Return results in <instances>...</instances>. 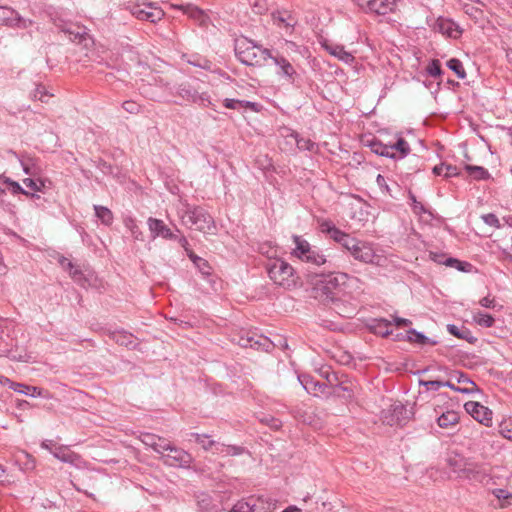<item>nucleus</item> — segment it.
Masks as SVG:
<instances>
[{"mask_svg": "<svg viewBox=\"0 0 512 512\" xmlns=\"http://www.w3.org/2000/svg\"><path fill=\"white\" fill-rule=\"evenodd\" d=\"M350 279L347 273L334 272L326 275L321 281V284L316 287L317 297L324 302H331L334 305V310L345 318H351L355 314V308L340 307V293L343 287Z\"/></svg>", "mask_w": 512, "mask_h": 512, "instance_id": "nucleus-1", "label": "nucleus"}, {"mask_svg": "<svg viewBox=\"0 0 512 512\" xmlns=\"http://www.w3.org/2000/svg\"><path fill=\"white\" fill-rule=\"evenodd\" d=\"M301 383L308 393H313L314 395H317V391L323 392L325 388V384L314 382L313 380H307L305 383L301 381Z\"/></svg>", "mask_w": 512, "mask_h": 512, "instance_id": "nucleus-47", "label": "nucleus"}, {"mask_svg": "<svg viewBox=\"0 0 512 512\" xmlns=\"http://www.w3.org/2000/svg\"><path fill=\"white\" fill-rule=\"evenodd\" d=\"M195 266L203 275L209 276L211 274L212 268L207 260L201 258L200 260H198V263Z\"/></svg>", "mask_w": 512, "mask_h": 512, "instance_id": "nucleus-60", "label": "nucleus"}, {"mask_svg": "<svg viewBox=\"0 0 512 512\" xmlns=\"http://www.w3.org/2000/svg\"><path fill=\"white\" fill-rule=\"evenodd\" d=\"M269 58L273 60L276 66H278V75L284 78L287 82L291 84L294 83L298 74L293 65L285 57L279 54H271V57Z\"/></svg>", "mask_w": 512, "mask_h": 512, "instance_id": "nucleus-13", "label": "nucleus"}, {"mask_svg": "<svg viewBox=\"0 0 512 512\" xmlns=\"http://www.w3.org/2000/svg\"><path fill=\"white\" fill-rule=\"evenodd\" d=\"M22 166L26 174L30 176H36L38 174L39 168L35 165L32 159L22 162Z\"/></svg>", "mask_w": 512, "mask_h": 512, "instance_id": "nucleus-54", "label": "nucleus"}, {"mask_svg": "<svg viewBox=\"0 0 512 512\" xmlns=\"http://www.w3.org/2000/svg\"><path fill=\"white\" fill-rule=\"evenodd\" d=\"M447 330L451 335H453L459 339H465L470 343H473L475 341V338L470 336V334H471L470 331L465 327L459 328L458 326H456L454 324H449L447 326Z\"/></svg>", "mask_w": 512, "mask_h": 512, "instance_id": "nucleus-33", "label": "nucleus"}, {"mask_svg": "<svg viewBox=\"0 0 512 512\" xmlns=\"http://www.w3.org/2000/svg\"><path fill=\"white\" fill-rule=\"evenodd\" d=\"M409 199L412 202V209L414 213L421 215L427 212L424 205L421 202L417 201L416 196L412 192H409Z\"/></svg>", "mask_w": 512, "mask_h": 512, "instance_id": "nucleus-51", "label": "nucleus"}, {"mask_svg": "<svg viewBox=\"0 0 512 512\" xmlns=\"http://www.w3.org/2000/svg\"><path fill=\"white\" fill-rule=\"evenodd\" d=\"M453 379L454 378H451L449 376V379L447 381H443L444 387H448V388H450L454 391H457L459 393H462V394H471V390L467 389L466 387L456 386L453 382Z\"/></svg>", "mask_w": 512, "mask_h": 512, "instance_id": "nucleus-56", "label": "nucleus"}, {"mask_svg": "<svg viewBox=\"0 0 512 512\" xmlns=\"http://www.w3.org/2000/svg\"><path fill=\"white\" fill-rule=\"evenodd\" d=\"M110 338L118 345L127 348H135L137 346L134 335L126 331H114L110 334Z\"/></svg>", "mask_w": 512, "mask_h": 512, "instance_id": "nucleus-25", "label": "nucleus"}, {"mask_svg": "<svg viewBox=\"0 0 512 512\" xmlns=\"http://www.w3.org/2000/svg\"><path fill=\"white\" fill-rule=\"evenodd\" d=\"M373 333L382 337H387L392 333L391 322L386 319H375L371 325Z\"/></svg>", "mask_w": 512, "mask_h": 512, "instance_id": "nucleus-31", "label": "nucleus"}, {"mask_svg": "<svg viewBox=\"0 0 512 512\" xmlns=\"http://www.w3.org/2000/svg\"><path fill=\"white\" fill-rule=\"evenodd\" d=\"M447 66L451 69L459 79H464L466 77V71L463 67L462 62L457 58H452L447 61Z\"/></svg>", "mask_w": 512, "mask_h": 512, "instance_id": "nucleus-40", "label": "nucleus"}, {"mask_svg": "<svg viewBox=\"0 0 512 512\" xmlns=\"http://www.w3.org/2000/svg\"><path fill=\"white\" fill-rule=\"evenodd\" d=\"M0 383L8 384L9 388H11L12 390L22 393V394H25V395H30L32 397L41 396V389L38 387H35V386H29V385L13 382L10 379H8L6 377H1V376H0Z\"/></svg>", "mask_w": 512, "mask_h": 512, "instance_id": "nucleus-20", "label": "nucleus"}, {"mask_svg": "<svg viewBox=\"0 0 512 512\" xmlns=\"http://www.w3.org/2000/svg\"><path fill=\"white\" fill-rule=\"evenodd\" d=\"M157 439H158V435H155L152 433H144L140 437L141 442L144 445L151 447L152 449L156 445Z\"/></svg>", "mask_w": 512, "mask_h": 512, "instance_id": "nucleus-55", "label": "nucleus"}, {"mask_svg": "<svg viewBox=\"0 0 512 512\" xmlns=\"http://www.w3.org/2000/svg\"><path fill=\"white\" fill-rule=\"evenodd\" d=\"M36 24L35 20L22 17L13 8L0 6V25L13 29L27 30Z\"/></svg>", "mask_w": 512, "mask_h": 512, "instance_id": "nucleus-7", "label": "nucleus"}, {"mask_svg": "<svg viewBox=\"0 0 512 512\" xmlns=\"http://www.w3.org/2000/svg\"><path fill=\"white\" fill-rule=\"evenodd\" d=\"M46 97H48L47 92L45 91V87L42 85H38L33 93V98L37 99L41 102H46Z\"/></svg>", "mask_w": 512, "mask_h": 512, "instance_id": "nucleus-61", "label": "nucleus"}, {"mask_svg": "<svg viewBox=\"0 0 512 512\" xmlns=\"http://www.w3.org/2000/svg\"><path fill=\"white\" fill-rule=\"evenodd\" d=\"M265 268L269 278L275 285L285 289L297 286L299 277L295 269L283 259L270 260Z\"/></svg>", "mask_w": 512, "mask_h": 512, "instance_id": "nucleus-5", "label": "nucleus"}, {"mask_svg": "<svg viewBox=\"0 0 512 512\" xmlns=\"http://www.w3.org/2000/svg\"><path fill=\"white\" fill-rule=\"evenodd\" d=\"M368 147H370L371 151L379 156H384L392 159H396V154L393 152V147L390 144H383L381 141L377 139H373L368 142Z\"/></svg>", "mask_w": 512, "mask_h": 512, "instance_id": "nucleus-24", "label": "nucleus"}, {"mask_svg": "<svg viewBox=\"0 0 512 512\" xmlns=\"http://www.w3.org/2000/svg\"><path fill=\"white\" fill-rule=\"evenodd\" d=\"M492 414V411L488 407L484 406L483 409L478 410L474 419L486 427H491Z\"/></svg>", "mask_w": 512, "mask_h": 512, "instance_id": "nucleus-36", "label": "nucleus"}, {"mask_svg": "<svg viewBox=\"0 0 512 512\" xmlns=\"http://www.w3.org/2000/svg\"><path fill=\"white\" fill-rule=\"evenodd\" d=\"M479 304L484 308H489V309L497 308V302H496L495 298L494 297L491 298L490 296L483 297L479 301Z\"/></svg>", "mask_w": 512, "mask_h": 512, "instance_id": "nucleus-62", "label": "nucleus"}, {"mask_svg": "<svg viewBox=\"0 0 512 512\" xmlns=\"http://www.w3.org/2000/svg\"><path fill=\"white\" fill-rule=\"evenodd\" d=\"M261 422L267 424L269 427H271L274 430H278L282 427V422L279 419L272 417V416H267V417L262 418Z\"/></svg>", "mask_w": 512, "mask_h": 512, "instance_id": "nucleus-58", "label": "nucleus"}, {"mask_svg": "<svg viewBox=\"0 0 512 512\" xmlns=\"http://www.w3.org/2000/svg\"><path fill=\"white\" fill-rule=\"evenodd\" d=\"M446 461L452 472L457 474V477L460 479L483 483L489 478V474L484 465L460 453H449Z\"/></svg>", "mask_w": 512, "mask_h": 512, "instance_id": "nucleus-2", "label": "nucleus"}, {"mask_svg": "<svg viewBox=\"0 0 512 512\" xmlns=\"http://www.w3.org/2000/svg\"><path fill=\"white\" fill-rule=\"evenodd\" d=\"M122 108L129 114L137 115L141 112V106L133 100L124 101Z\"/></svg>", "mask_w": 512, "mask_h": 512, "instance_id": "nucleus-48", "label": "nucleus"}, {"mask_svg": "<svg viewBox=\"0 0 512 512\" xmlns=\"http://www.w3.org/2000/svg\"><path fill=\"white\" fill-rule=\"evenodd\" d=\"M147 223L153 237L161 236L168 240L177 238V235L162 220L150 217Z\"/></svg>", "mask_w": 512, "mask_h": 512, "instance_id": "nucleus-17", "label": "nucleus"}, {"mask_svg": "<svg viewBox=\"0 0 512 512\" xmlns=\"http://www.w3.org/2000/svg\"><path fill=\"white\" fill-rule=\"evenodd\" d=\"M176 93L181 98L193 103H196V98H198V91L188 83L180 84Z\"/></svg>", "mask_w": 512, "mask_h": 512, "instance_id": "nucleus-32", "label": "nucleus"}, {"mask_svg": "<svg viewBox=\"0 0 512 512\" xmlns=\"http://www.w3.org/2000/svg\"><path fill=\"white\" fill-rule=\"evenodd\" d=\"M240 345L243 347H251L256 349H263L265 351H268L272 347V342L264 336H247L246 338L240 339Z\"/></svg>", "mask_w": 512, "mask_h": 512, "instance_id": "nucleus-19", "label": "nucleus"}, {"mask_svg": "<svg viewBox=\"0 0 512 512\" xmlns=\"http://www.w3.org/2000/svg\"><path fill=\"white\" fill-rule=\"evenodd\" d=\"M251 5L253 11L256 14H263L268 10V4L266 0H255Z\"/></svg>", "mask_w": 512, "mask_h": 512, "instance_id": "nucleus-57", "label": "nucleus"}, {"mask_svg": "<svg viewBox=\"0 0 512 512\" xmlns=\"http://www.w3.org/2000/svg\"><path fill=\"white\" fill-rule=\"evenodd\" d=\"M63 31L68 35L72 42L77 44H81L90 38L85 27L71 25Z\"/></svg>", "mask_w": 512, "mask_h": 512, "instance_id": "nucleus-26", "label": "nucleus"}, {"mask_svg": "<svg viewBox=\"0 0 512 512\" xmlns=\"http://www.w3.org/2000/svg\"><path fill=\"white\" fill-rule=\"evenodd\" d=\"M273 21L274 23L279 26V27H286V28H289V27H293V23H291V16L288 15L286 12L285 13H282V12H278V13H273Z\"/></svg>", "mask_w": 512, "mask_h": 512, "instance_id": "nucleus-43", "label": "nucleus"}, {"mask_svg": "<svg viewBox=\"0 0 512 512\" xmlns=\"http://www.w3.org/2000/svg\"><path fill=\"white\" fill-rule=\"evenodd\" d=\"M223 105L227 109H239V108H248L252 111L257 112L258 111V104L251 101H245V100H237V99H230L226 98L223 101Z\"/></svg>", "mask_w": 512, "mask_h": 512, "instance_id": "nucleus-30", "label": "nucleus"}, {"mask_svg": "<svg viewBox=\"0 0 512 512\" xmlns=\"http://www.w3.org/2000/svg\"><path fill=\"white\" fill-rule=\"evenodd\" d=\"M439 370L443 371L451 378H455L458 384H462V387H466L467 389L471 390V394L479 391L478 386L470 378H468L466 374L459 371H448V368L444 366H440Z\"/></svg>", "mask_w": 512, "mask_h": 512, "instance_id": "nucleus-21", "label": "nucleus"}, {"mask_svg": "<svg viewBox=\"0 0 512 512\" xmlns=\"http://www.w3.org/2000/svg\"><path fill=\"white\" fill-rule=\"evenodd\" d=\"M464 408L474 418L478 410L483 409L484 406L476 401H468L465 403Z\"/></svg>", "mask_w": 512, "mask_h": 512, "instance_id": "nucleus-52", "label": "nucleus"}, {"mask_svg": "<svg viewBox=\"0 0 512 512\" xmlns=\"http://www.w3.org/2000/svg\"><path fill=\"white\" fill-rule=\"evenodd\" d=\"M178 216L181 219V223L187 228L203 233H210L215 229V222L212 216L200 206L184 204L178 210Z\"/></svg>", "mask_w": 512, "mask_h": 512, "instance_id": "nucleus-3", "label": "nucleus"}, {"mask_svg": "<svg viewBox=\"0 0 512 512\" xmlns=\"http://www.w3.org/2000/svg\"><path fill=\"white\" fill-rule=\"evenodd\" d=\"M426 72L431 77H434V78L440 77L443 73V71L441 69L440 61L438 59L432 60L426 67Z\"/></svg>", "mask_w": 512, "mask_h": 512, "instance_id": "nucleus-46", "label": "nucleus"}, {"mask_svg": "<svg viewBox=\"0 0 512 512\" xmlns=\"http://www.w3.org/2000/svg\"><path fill=\"white\" fill-rule=\"evenodd\" d=\"M349 253L355 260L366 264L373 263L376 256L372 245L362 240H359L358 245H355Z\"/></svg>", "mask_w": 512, "mask_h": 512, "instance_id": "nucleus-12", "label": "nucleus"}, {"mask_svg": "<svg viewBox=\"0 0 512 512\" xmlns=\"http://www.w3.org/2000/svg\"><path fill=\"white\" fill-rule=\"evenodd\" d=\"M291 136L295 139L297 148L303 151H313L316 144L308 138H300L297 133H292Z\"/></svg>", "mask_w": 512, "mask_h": 512, "instance_id": "nucleus-41", "label": "nucleus"}, {"mask_svg": "<svg viewBox=\"0 0 512 512\" xmlns=\"http://www.w3.org/2000/svg\"><path fill=\"white\" fill-rule=\"evenodd\" d=\"M171 7L175 8V9L182 10L190 18L198 21L200 25H205V23H206L207 16L205 15V13L201 9H199L198 7H196L192 4H187V5L172 4Z\"/></svg>", "mask_w": 512, "mask_h": 512, "instance_id": "nucleus-23", "label": "nucleus"}, {"mask_svg": "<svg viewBox=\"0 0 512 512\" xmlns=\"http://www.w3.org/2000/svg\"><path fill=\"white\" fill-rule=\"evenodd\" d=\"M333 394L346 400L352 399L354 394L353 384L347 379L341 380L334 386Z\"/></svg>", "mask_w": 512, "mask_h": 512, "instance_id": "nucleus-28", "label": "nucleus"}, {"mask_svg": "<svg viewBox=\"0 0 512 512\" xmlns=\"http://www.w3.org/2000/svg\"><path fill=\"white\" fill-rule=\"evenodd\" d=\"M435 30L449 38H459L463 30L462 28L451 19L440 17L435 23Z\"/></svg>", "mask_w": 512, "mask_h": 512, "instance_id": "nucleus-14", "label": "nucleus"}, {"mask_svg": "<svg viewBox=\"0 0 512 512\" xmlns=\"http://www.w3.org/2000/svg\"><path fill=\"white\" fill-rule=\"evenodd\" d=\"M124 225L127 229L130 230L131 235L135 240H142V232L134 218L126 217L124 219Z\"/></svg>", "mask_w": 512, "mask_h": 512, "instance_id": "nucleus-38", "label": "nucleus"}, {"mask_svg": "<svg viewBox=\"0 0 512 512\" xmlns=\"http://www.w3.org/2000/svg\"><path fill=\"white\" fill-rule=\"evenodd\" d=\"M293 242L295 244V248L292 251V255L300 261L313 268L320 267L327 263L330 264V261L326 259V256L319 248L310 245V243L301 236L294 235Z\"/></svg>", "mask_w": 512, "mask_h": 512, "instance_id": "nucleus-6", "label": "nucleus"}, {"mask_svg": "<svg viewBox=\"0 0 512 512\" xmlns=\"http://www.w3.org/2000/svg\"><path fill=\"white\" fill-rule=\"evenodd\" d=\"M323 47L326 51H328L332 56L338 58L339 60L350 64L355 60V57L344 49V46L328 43L327 41L323 43Z\"/></svg>", "mask_w": 512, "mask_h": 512, "instance_id": "nucleus-22", "label": "nucleus"}, {"mask_svg": "<svg viewBox=\"0 0 512 512\" xmlns=\"http://www.w3.org/2000/svg\"><path fill=\"white\" fill-rule=\"evenodd\" d=\"M244 452V448L236 445H225L224 452L226 455H241Z\"/></svg>", "mask_w": 512, "mask_h": 512, "instance_id": "nucleus-63", "label": "nucleus"}, {"mask_svg": "<svg viewBox=\"0 0 512 512\" xmlns=\"http://www.w3.org/2000/svg\"><path fill=\"white\" fill-rule=\"evenodd\" d=\"M481 218L485 224L497 229L501 228L500 221L494 213L484 214L481 216Z\"/></svg>", "mask_w": 512, "mask_h": 512, "instance_id": "nucleus-50", "label": "nucleus"}, {"mask_svg": "<svg viewBox=\"0 0 512 512\" xmlns=\"http://www.w3.org/2000/svg\"><path fill=\"white\" fill-rule=\"evenodd\" d=\"M396 0H369L367 8L377 15H386L394 12L396 9Z\"/></svg>", "mask_w": 512, "mask_h": 512, "instance_id": "nucleus-18", "label": "nucleus"}, {"mask_svg": "<svg viewBox=\"0 0 512 512\" xmlns=\"http://www.w3.org/2000/svg\"><path fill=\"white\" fill-rule=\"evenodd\" d=\"M130 11L137 19L149 21L151 23L160 21L165 15L164 11L161 8L154 6L153 3L143 5L134 4L130 7Z\"/></svg>", "mask_w": 512, "mask_h": 512, "instance_id": "nucleus-10", "label": "nucleus"}, {"mask_svg": "<svg viewBox=\"0 0 512 512\" xmlns=\"http://www.w3.org/2000/svg\"><path fill=\"white\" fill-rule=\"evenodd\" d=\"M474 321L482 326V327H486V328H490L494 325L495 323V319L492 315L490 314H486V313H482V312H478L475 314L474 316Z\"/></svg>", "mask_w": 512, "mask_h": 512, "instance_id": "nucleus-42", "label": "nucleus"}, {"mask_svg": "<svg viewBox=\"0 0 512 512\" xmlns=\"http://www.w3.org/2000/svg\"><path fill=\"white\" fill-rule=\"evenodd\" d=\"M459 414L456 411L449 410L444 413H442L437 418V423L441 428H450L452 426H455L459 422Z\"/></svg>", "mask_w": 512, "mask_h": 512, "instance_id": "nucleus-29", "label": "nucleus"}, {"mask_svg": "<svg viewBox=\"0 0 512 512\" xmlns=\"http://www.w3.org/2000/svg\"><path fill=\"white\" fill-rule=\"evenodd\" d=\"M390 146L393 147L394 153L395 151L400 153L399 158H404L410 153L411 150L408 142L402 137H399L397 141L394 144H390Z\"/></svg>", "mask_w": 512, "mask_h": 512, "instance_id": "nucleus-39", "label": "nucleus"}, {"mask_svg": "<svg viewBox=\"0 0 512 512\" xmlns=\"http://www.w3.org/2000/svg\"><path fill=\"white\" fill-rule=\"evenodd\" d=\"M465 169L475 180H486L490 177L488 170L481 166L466 165Z\"/></svg>", "mask_w": 512, "mask_h": 512, "instance_id": "nucleus-35", "label": "nucleus"}, {"mask_svg": "<svg viewBox=\"0 0 512 512\" xmlns=\"http://www.w3.org/2000/svg\"><path fill=\"white\" fill-rule=\"evenodd\" d=\"M419 385L425 387L427 390L437 391L441 387H444L442 380H419Z\"/></svg>", "mask_w": 512, "mask_h": 512, "instance_id": "nucleus-49", "label": "nucleus"}, {"mask_svg": "<svg viewBox=\"0 0 512 512\" xmlns=\"http://www.w3.org/2000/svg\"><path fill=\"white\" fill-rule=\"evenodd\" d=\"M172 443L167 440L166 438L158 436V439L156 441V445L154 446L153 450L160 454V456H164V454L169 450Z\"/></svg>", "mask_w": 512, "mask_h": 512, "instance_id": "nucleus-45", "label": "nucleus"}, {"mask_svg": "<svg viewBox=\"0 0 512 512\" xmlns=\"http://www.w3.org/2000/svg\"><path fill=\"white\" fill-rule=\"evenodd\" d=\"M358 241L359 239H356L354 237H352L351 235L347 234L344 236L342 242L340 243V245L346 249L348 252H350L352 250L353 247H355V245H358Z\"/></svg>", "mask_w": 512, "mask_h": 512, "instance_id": "nucleus-53", "label": "nucleus"}, {"mask_svg": "<svg viewBox=\"0 0 512 512\" xmlns=\"http://www.w3.org/2000/svg\"><path fill=\"white\" fill-rule=\"evenodd\" d=\"M381 419L386 425L402 426L409 419V411L402 403H394L389 408L382 411Z\"/></svg>", "mask_w": 512, "mask_h": 512, "instance_id": "nucleus-9", "label": "nucleus"}, {"mask_svg": "<svg viewBox=\"0 0 512 512\" xmlns=\"http://www.w3.org/2000/svg\"><path fill=\"white\" fill-rule=\"evenodd\" d=\"M94 210L97 218L104 224V225H111L113 222V213L110 209L104 206L100 205H94Z\"/></svg>", "mask_w": 512, "mask_h": 512, "instance_id": "nucleus-34", "label": "nucleus"}, {"mask_svg": "<svg viewBox=\"0 0 512 512\" xmlns=\"http://www.w3.org/2000/svg\"><path fill=\"white\" fill-rule=\"evenodd\" d=\"M345 235L346 233L344 231L340 230L335 226V228L332 229L331 233L328 236L329 238L340 244Z\"/></svg>", "mask_w": 512, "mask_h": 512, "instance_id": "nucleus-64", "label": "nucleus"}, {"mask_svg": "<svg viewBox=\"0 0 512 512\" xmlns=\"http://www.w3.org/2000/svg\"><path fill=\"white\" fill-rule=\"evenodd\" d=\"M429 257L432 261L438 264H444L449 267H454L459 271L468 272L471 267V264L467 262H462L453 257H447L445 253L442 252H433L430 251Z\"/></svg>", "mask_w": 512, "mask_h": 512, "instance_id": "nucleus-15", "label": "nucleus"}, {"mask_svg": "<svg viewBox=\"0 0 512 512\" xmlns=\"http://www.w3.org/2000/svg\"><path fill=\"white\" fill-rule=\"evenodd\" d=\"M318 223L320 231L326 235H329L332 229L335 228L334 223L330 220H319Z\"/></svg>", "mask_w": 512, "mask_h": 512, "instance_id": "nucleus-59", "label": "nucleus"}, {"mask_svg": "<svg viewBox=\"0 0 512 512\" xmlns=\"http://www.w3.org/2000/svg\"><path fill=\"white\" fill-rule=\"evenodd\" d=\"M23 184L32 191L42 192L45 188V180L25 178Z\"/></svg>", "mask_w": 512, "mask_h": 512, "instance_id": "nucleus-44", "label": "nucleus"}, {"mask_svg": "<svg viewBox=\"0 0 512 512\" xmlns=\"http://www.w3.org/2000/svg\"><path fill=\"white\" fill-rule=\"evenodd\" d=\"M408 338L411 342L420 344V345H436L435 341H431L428 337H426L424 334L417 332L414 329H410L408 332Z\"/></svg>", "mask_w": 512, "mask_h": 512, "instance_id": "nucleus-37", "label": "nucleus"}, {"mask_svg": "<svg viewBox=\"0 0 512 512\" xmlns=\"http://www.w3.org/2000/svg\"><path fill=\"white\" fill-rule=\"evenodd\" d=\"M160 459L165 465L172 467H186L192 462V457L188 452L174 445H171L164 456H160Z\"/></svg>", "mask_w": 512, "mask_h": 512, "instance_id": "nucleus-11", "label": "nucleus"}, {"mask_svg": "<svg viewBox=\"0 0 512 512\" xmlns=\"http://www.w3.org/2000/svg\"><path fill=\"white\" fill-rule=\"evenodd\" d=\"M190 437L205 451H213V453L224 452L225 444L212 440L208 434L190 433Z\"/></svg>", "mask_w": 512, "mask_h": 512, "instance_id": "nucleus-16", "label": "nucleus"}, {"mask_svg": "<svg viewBox=\"0 0 512 512\" xmlns=\"http://www.w3.org/2000/svg\"><path fill=\"white\" fill-rule=\"evenodd\" d=\"M235 54L238 60L247 66H262L271 57V51L255 44L248 38L236 40Z\"/></svg>", "mask_w": 512, "mask_h": 512, "instance_id": "nucleus-4", "label": "nucleus"}, {"mask_svg": "<svg viewBox=\"0 0 512 512\" xmlns=\"http://www.w3.org/2000/svg\"><path fill=\"white\" fill-rule=\"evenodd\" d=\"M276 508V502L272 499H264L258 497L256 499L249 498L247 501L237 502L233 512H271Z\"/></svg>", "mask_w": 512, "mask_h": 512, "instance_id": "nucleus-8", "label": "nucleus"}, {"mask_svg": "<svg viewBox=\"0 0 512 512\" xmlns=\"http://www.w3.org/2000/svg\"><path fill=\"white\" fill-rule=\"evenodd\" d=\"M51 454H53V456L58 460L71 464H74L79 458L76 453L64 446L55 447L54 451H51Z\"/></svg>", "mask_w": 512, "mask_h": 512, "instance_id": "nucleus-27", "label": "nucleus"}]
</instances>
